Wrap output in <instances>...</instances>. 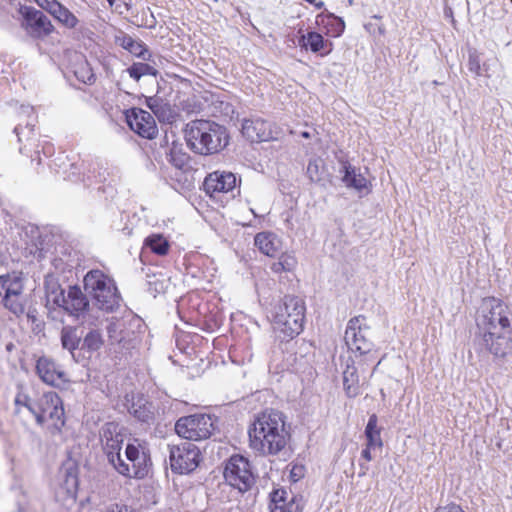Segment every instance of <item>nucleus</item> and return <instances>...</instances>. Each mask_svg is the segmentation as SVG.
<instances>
[{
    "instance_id": "1",
    "label": "nucleus",
    "mask_w": 512,
    "mask_h": 512,
    "mask_svg": "<svg viewBox=\"0 0 512 512\" xmlns=\"http://www.w3.org/2000/svg\"><path fill=\"white\" fill-rule=\"evenodd\" d=\"M479 344L497 358L512 353V310L500 299L486 297L476 313Z\"/></svg>"
},
{
    "instance_id": "2",
    "label": "nucleus",
    "mask_w": 512,
    "mask_h": 512,
    "mask_svg": "<svg viewBox=\"0 0 512 512\" xmlns=\"http://www.w3.org/2000/svg\"><path fill=\"white\" fill-rule=\"evenodd\" d=\"M248 433L250 448L261 455L278 454L289 439L285 416L274 409L257 414Z\"/></svg>"
},
{
    "instance_id": "3",
    "label": "nucleus",
    "mask_w": 512,
    "mask_h": 512,
    "mask_svg": "<svg viewBox=\"0 0 512 512\" xmlns=\"http://www.w3.org/2000/svg\"><path fill=\"white\" fill-rule=\"evenodd\" d=\"M184 132L188 147L201 155L217 153L228 144L226 128L212 121H192Z\"/></svg>"
},
{
    "instance_id": "4",
    "label": "nucleus",
    "mask_w": 512,
    "mask_h": 512,
    "mask_svg": "<svg viewBox=\"0 0 512 512\" xmlns=\"http://www.w3.org/2000/svg\"><path fill=\"white\" fill-rule=\"evenodd\" d=\"M305 305L296 296H285L274 307L273 328L282 340L292 339L303 330Z\"/></svg>"
},
{
    "instance_id": "5",
    "label": "nucleus",
    "mask_w": 512,
    "mask_h": 512,
    "mask_svg": "<svg viewBox=\"0 0 512 512\" xmlns=\"http://www.w3.org/2000/svg\"><path fill=\"white\" fill-rule=\"evenodd\" d=\"M84 286L100 310L112 312L119 306L120 295L115 283L102 271H89L84 277Z\"/></svg>"
},
{
    "instance_id": "6",
    "label": "nucleus",
    "mask_w": 512,
    "mask_h": 512,
    "mask_svg": "<svg viewBox=\"0 0 512 512\" xmlns=\"http://www.w3.org/2000/svg\"><path fill=\"white\" fill-rule=\"evenodd\" d=\"M36 423L47 425L52 434L60 433L65 425V412L63 402L55 392H46L38 397Z\"/></svg>"
},
{
    "instance_id": "7",
    "label": "nucleus",
    "mask_w": 512,
    "mask_h": 512,
    "mask_svg": "<svg viewBox=\"0 0 512 512\" xmlns=\"http://www.w3.org/2000/svg\"><path fill=\"white\" fill-rule=\"evenodd\" d=\"M216 419L208 414H193L179 418L175 424L176 433L186 440L208 439L215 430Z\"/></svg>"
},
{
    "instance_id": "8",
    "label": "nucleus",
    "mask_w": 512,
    "mask_h": 512,
    "mask_svg": "<svg viewBox=\"0 0 512 512\" xmlns=\"http://www.w3.org/2000/svg\"><path fill=\"white\" fill-rule=\"evenodd\" d=\"M23 291L24 284L20 275L16 273L0 275V297H2V304L17 316L25 311Z\"/></svg>"
},
{
    "instance_id": "9",
    "label": "nucleus",
    "mask_w": 512,
    "mask_h": 512,
    "mask_svg": "<svg viewBox=\"0 0 512 512\" xmlns=\"http://www.w3.org/2000/svg\"><path fill=\"white\" fill-rule=\"evenodd\" d=\"M224 478L230 486L241 493L248 491L255 483L251 465L248 459L241 455L230 457L224 469Z\"/></svg>"
},
{
    "instance_id": "10",
    "label": "nucleus",
    "mask_w": 512,
    "mask_h": 512,
    "mask_svg": "<svg viewBox=\"0 0 512 512\" xmlns=\"http://www.w3.org/2000/svg\"><path fill=\"white\" fill-rule=\"evenodd\" d=\"M369 327L365 324V317L362 315L351 318L348 321L344 340L353 353L366 355L371 352L373 343L368 337Z\"/></svg>"
},
{
    "instance_id": "11",
    "label": "nucleus",
    "mask_w": 512,
    "mask_h": 512,
    "mask_svg": "<svg viewBox=\"0 0 512 512\" xmlns=\"http://www.w3.org/2000/svg\"><path fill=\"white\" fill-rule=\"evenodd\" d=\"M169 459L173 472L188 474L198 467L200 462V450L191 442H183L170 447Z\"/></svg>"
},
{
    "instance_id": "12",
    "label": "nucleus",
    "mask_w": 512,
    "mask_h": 512,
    "mask_svg": "<svg viewBox=\"0 0 512 512\" xmlns=\"http://www.w3.org/2000/svg\"><path fill=\"white\" fill-rule=\"evenodd\" d=\"M126 120L135 133L143 138L152 139L157 134L154 117L141 108H132L126 112Z\"/></svg>"
},
{
    "instance_id": "13",
    "label": "nucleus",
    "mask_w": 512,
    "mask_h": 512,
    "mask_svg": "<svg viewBox=\"0 0 512 512\" xmlns=\"http://www.w3.org/2000/svg\"><path fill=\"white\" fill-rule=\"evenodd\" d=\"M100 439L102 450L108 462H113V459L117 458V455L121 453L124 441L118 424L109 422L103 425L100 431Z\"/></svg>"
},
{
    "instance_id": "14",
    "label": "nucleus",
    "mask_w": 512,
    "mask_h": 512,
    "mask_svg": "<svg viewBox=\"0 0 512 512\" xmlns=\"http://www.w3.org/2000/svg\"><path fill=\"white\" fill-rule=\"evenodd\" d=\"M24 28L34 38H43L54 31V26L49 18L41 11L34 8H25Z\"/></svg>"
},
{
    "instance_id": "15",
    "label": "nucleus",
    "mask_w": 512,
    "mask_h": 512,
    "mask_svg": "<svg viewBox=\"0 0 512 512\" xmlns=\"http://www.w3.org/2000/svg\"><path fill=\"white\" fill-rule=\"evenodd\" d=\"M36 374L47 385L59 387L64 384L66 374L53 359L42 356L36 361Z\"/></svg>"
},
{
    "instance_id": "16",
    "label": "nucleus",
    "mask_w": 512,
    "mask_h": 512,
    "mask_svg": "<svg viewBox=\"0 0 512 512\" xmlns=\"http://www.w3.org/2000/svg\"><path fill=\"white\" fill-rule=\"evenodd\" d=\"M270 512H302L301 500L284 488L270 493Z\"/></svg>"
},
{
    "instance_id": "17",
    "label": "nucleus",
    "mask_w": 512,
    "mask_h": 512,
    "mask_svg": "<svg viewBox=\"0 0 512 512\" xmlns=\"http://www.w3.org/2000/svg\"><path fill=\"white\" fill-rule=\"evenodd\" d=\"M203 186L210 196L216 193H227L236 188V177L231 172L215 171L205 178Z\"/></svg>"
},
{
    "instance_id": "18",
    "label": "nucleus",
    "mask_w": 512,
    "mask_h": 512,
    "mask_svg": "<svg viewBox=\"0 0 512 512\" xmlns=\"http://www.w3.org/2000/svg\"><path fill=\"white\" fill-rule=\"evenodd\" d=\"M241 132L251 142H264L273 139L270 123L261 118L245 119Z\"/></svg>"
},
{
    "instance_id": "19",
    "label": "nucleus",
    "mask_w": 512,
    "mask_h": 512,
    "mask_svg": "<svg viewBox=\"0 0 512 512\" xmlns=\"http://www.w3.org/2000/svg\"><path fill=\"white\" fill-rule=\"evenodd\" d=\"M69 315L81 317L89 307V300L78 286H69L63 303L59 306Z\"/></svg>"
},
{
    "instance_id": "20",
    "label": "nucleus",
    "mask_w": 512,
    "mask_h": 512,
    "mask_svg": "<svg viewBox=\"0 0 512 512\" xmlns=\"http://www.w3.org/2000/svg\"><path fill=\"white\" fill-rule=\"evenodd\" d=\"M125 456L135 471V478L142 479L148 474L150 458L140 445L128 444L125 449Z\"/></svg>"
},
{
    "instance_id": "21",
    "label": "nucleus",
    "mask_w": 512,
    "mask_h": 512,
    "mask_svg": "<svg viewBox=\"0 0 512 512\" xmlns=\"http://www.w3.org/2000/svg\"><path fill=\"white\" fill-rule=\"evenodd\" d=\"M340 173L343 174L342 182L347 188L358 192L368 189L369 181L360 173L359 169L348 162H343Z\"/></svg>"
},
{
    "instance_id": "22",
    "label": "nucleus",
    "mask_w": 512,
    "mask_h": 512,
    "mask_svg": "<svg viewBox=\"0 0 512 512\" xmlns=\"http://www.w3.org/2000/svg\"><path fill=\"white\" fill-rule=\"evenodd\" d=\"M254 244L261 253L269 257H275L281 248L280 239L272 232L257 233Z\"/></svg>"
},
{
    "instance_id": "23",
    "label": "nucleus",
    "mask_w": 512,
    "mask_h": 512,
    "mask_svg": "<svg viewBox=\"0 0 512 512\" xmlns=\"http://www.w3.org/2000/svg\"><path fill=\"white\" fill-rule=\"evenodd\" d=\"M299 45L306 49H310L313 53H320L327 55L331 52L332 44L324 40L323 36L317 32H309L306 35H301Z\"/></svg>"
},
{
    "instance_id": "24",
    "label": "nucleus",
    "mask_w": 512,
    "mask_h": 512,
    "mask_svg": "<svg viewBox=\"0 0 512 512\" xmlns=\"http://www.w3.org/2000/svg\"><path fill=\"white\" fill-rule=\"evenodd\" d=\"M115 43L136 57L142 58L143 60L148 59L146 57L148 50L145 44L140 40H135L123 31L115 35Z\"/></svg>"
},
{
    "instance_id": "25",
    "label": "nucleus",
    "mask_w": 512,
    "mask_h": 512,
    "mask_svg": "<svg viewBox=\"0 0 512 512\" xmlns=\"http://www.w3.org/2000/svg\"><path fill=\"white\" fill-rule=\"evenodd\" d=\"M108 338L111 344L126 346L131 340L130 332L126 329V323L122 319L112 318L106 327Z\"/></svg>"
},
{
    "instance_id": "26",
    "label": "nucleus",
    "mask_w": 512,
    "mask_h": 512,
    "mask_svg": "<svg viewBox=\"0 0 512 512\" xmlns=\"http://www.w3.org/2000/svg\"><path fill=\"white\" fill-rule=\"evenodd\" d=\"M61 345L64 349L68 350L73 358H75V351L80 350L82 336L78 333V328L75 326H64L61 330Z\"/></svg>"
},
{
    "instance_id": "27",
    "label": "nucleus",
    "mask_w": 512,
    "mask_h": 512,
    "mask_svg": "<svg viewBox=\"0 0 512 512\" xmlns=\"http://www.w3.org/2000/svg\"><path fill=\"white\" fill-rule=\"evenodd\" d=\"M343 386L349 398L360 394L359 376L353 362L351 364L347 362L346 369L343 371Z\"/></svg>"
},
{
    "instance_id": "28",
    "label": "nucleus",
    "mask_w": 512,
    "mask_h": 512,
    "mask_svg": "<svg viewBox=\"0 0 512 512\" xmlns=\"http://www.w3.org/2000/svg\"><path fill=\"white\" fill-rule=\"evenodd\" d=\"M104 344L102 333L98 329H90L82 338L80 351L92 355L98 352Z\"/></svg>"
},
{
    "instance_id": "29",
    "label": "nucleus",
    "mask_w": 512,
    "mask_h": 512,
    "mask_svg": "<svg viewBox=\"0 0 512 512\" xmlns=\"http://www.w3.org/2000/svg\"><path fill=\"white\" fill-rule=\"evenodd\" d=\"M44 286L47 303H52L59 307L63 303L66 292L62 289L58 280L53 276H48L45 278Z\"/></svg>"
},
{
    "instance_id": "30",
    "label": "nucleus",
    "mask_w": 512,
    "mask_h": 512,
    "mask_svg": "<svg viewBox=\"0 0 512 512\" xmlns=\"http://www.w3.org/2000/svg\"><path fill=\"white\" fill-rule=\"evenodd\" d=\"M48 13L68 29L75 28L79 23L78 18L60 2L54 4Z\"/></svg>"
},
{
    "instance_id": "31",
    "label": "nucleus",
    "mask_w": 512,
    "mask_h": 512,
    "mask_svg": "<svg viewBox=\"0 0 512 512\" xmlns=\"http://www.w3.org/2000/svg\"><path fill=\"white\" fill-rule=\"evenodd\" d=\"M378 418L375 414H372L365 428V436L367 439V444L369 447L379 448L381 449L383 446V442L381 439L380 429L377 426Z\"/></svg>"
},
{
    "instance_id": "32",
    "label": "nucleus",
    "mask_w": 512,
    "mask_h": 512,
    "mask_svg": "<svg viewBox=\"0 0 512 512\" xmlns=\"http://www.w3.org/2000/svg\"><path fill=\"white\" fill-rule=\"evenodd\" d=\"M167 161L177 169H185L189 163V155L185 153L181 145L173 142L169 151L166 153Z\"/></svg>"
},
{
    "instance_id": "33",
    "label": "nucleus",
    "mask_w": 512,
    "mask_h": 512,
    "mask_svg": "<svg viewBox=\"0 0 512 512\" xmlns=\"http://www.w3.org/2000/svg\"><path fill=\"white\" fill-rule=\"evenodd\" d=\"M14 406L16 415L21 413L22 408H25L35 417L38 406V398L33 399L27 394L19 392L15 396Z\"/></svg>"
},
{
    "instance_id": "34",
    "label": "nucleus",
    "mask_w": 512,
    "mask_h": 512,
    "mask_svg": "<svg viewBox=\"0 0 512 512\" xmlns=\"http://www.w3.org/2000/svg\"><path fill=\"white\" fill-rule=\"evenodd\" d=\"M129 76L135 81H139L141 77L146 75L156 76L158 71L151 65L144 62H135L126 69Z\"/></svg>"
},
{
    "instance_id": "35",
    "label": "nucleus",
    "mask_w": 512,
    "mask_h": 512,
    "mask_svg": "<svg viewBox=\"0 0 512 512\" xmlns=\"http://www.w3.org/2000/svg\"><path fill=\"white\" fill-rule=\"evenodd\" d=\"M145 245L158 255H165L168 252L169 244L160 234H155L145 239Z\"/></svg>"
},
{
    "instance_id": "36",
    "label": "nucleus",
    "mask_w": 512,
    "mask_h": 512,
    "mask_svg": "<svg viewBox=\"0 0 512 512\" xmlns=\"http://www.w3.org/2000/svg\"><path fill=\"white\" fill-rule=\"evenodd\" d=\"M128 411L142 422H148L152 418L151 410L146 406V404L142 403V399H139L137 403L133 402L131 406L128 407Z\"/></svg>"
},
{
    "instance_id": "37",
    "label": "nucleus",
    "mask_w": 512,
    "mask_h": 512,
    "mask_svg": "<svg viewBox=\"0 0 512 512\" xmlns=\"http://www.w3.org/2000/svg\"><path fill=\"white\" fill-rule=\"evenodd\" d=\"M327 18V32L332 37H339L342 35V33L345 30V22L342 18L335 16L334 14L330 13L326 16Z\"/></svg>"
},
{
    "instance_id": "38",
    "label": "nucleus",
    "mask_w": 512,
    "mask_h": 512,
    "mask_svg": "<svg viewBox=\"0 0 512 512\" xmlns=\"http://www.w3.org/2000/svg\"><path fill=\"white\" fill-rule=\"evenodd\" d=\"M113 462H109L113 468L122 476L128 477V478H135V471L131 465L130 462H126L122 456L121 453L117 455V458L113 459Z\"/></svg>"
},
{
    "instance_id": "39",
    "label": "nucleus",
    "mask_w": 512,
    "mask_h": 512,
    "mask_svg": "<svg viewBox=\"0 0 512 512\" xmlns=\"http://www.w3.org/2000/svg\"><path fill=\"white\" fill-rule=\"evenodd\" d=\"M77 487H78L77 475L74 472L67 471L65 473V479H64V483H63L61 489H64L66 491L67 497L69 499H71L72 501H74L76 498Z\"/></svg>"
},
{
    "instance_id": "40",
    "label": "nucleus",
    "mask_w": 512,
    "mask_h": 512,
    "mask_svg": "<svg viewBox=\"0 0 512 512\" xmlns=\"http://www.w3.org/2000/svg\"><path fill=\"white\" fill-rule=\"evenodd\" d=\"M323 165L321 159H311L307 166V175L312 182H320L323 175Z\"/></svg>"
},
{
    "instance_id": "41",
    "label": "nucleus",
    "mask_w": 512,
    "mask_h": 512,
    "mask_svg": "<svg viewBox=\"0 0 512 512\" xmlns=\"http://www.w3.org/2000/svg\"><path fill=\"white\" fill-rule=\"evenodd\" d=\"M468 69L476 76L483 75V69L480 64V55L476 49H470L468 53Z\"/></svg>"
},
{
    "instance_id": "42",
    "label": "nucleus",
    "mask_w": 512,
    "mask_h": 512,
    "mask_svg": "<svg viewBox=\"0 0 512 512\" xmlns=\"http://www.w3.org/2000/svg\"><path fill=\"white\" fill-rule=\"evenodd\" d=\"M160 122L171 123L174 120L175 112L170 106V104L166 102H162L158 107L157 111L154 114Z\"/></svg>"
},
{
    "instance_id": "43",
    "label": "nucleus",
    "mask_w": 512,
    "mask_h": 512,
    "mask_svg": "<svg viewBox=\"0 0 512 512\" xmlns=\"http://www.w3.org/2000/svg\"><path fill=\"white\" fill-rule=\"evenodd\" d=\"M74 73L76 78L85 84H92L95 81V76L86 62L81 64Z\"/></svg>"
},
{
    "instance_id": "44",
    "label": "nucleus",
    "mask_w": 512,
    "mask_h": 512,
    "mask_svg": "<svg viewBox=\"0 0 512 512\" xmlns=\"http://www.w3.org/2000/svg\"><path fill=\"white\" fill-rule=\"evenodd\" d=\"M279 259L282 262V268H284L285 271H292L297 265V259L293 254L283 253Z\"/></svg>"
},
{
    "instance_id": "45",
    "label": "nucleus",
    "mask_w": 512,
    "mask_h": 512,
    "mask_svg": "<svg viewBox=\"0 0 512 512\" xmlns=\"http://www.w3.org/2000/svg\"><path fill=\"white\" fill-rule=\"evenodd\" d=\"M163 101L164 100L162 98L157 96L146 97L145 99L146 106L153 112V114H155V111H157Z\"/></svg>"
},
{
    "instance_id": "46",
    "label": "nucleus",
    "mask_w": 512,
    "mask_h": 512,
    "mask_svg": "<svg viewBox=\"0 0 512 512\" xmlns=\"http://www.w3.org/2000/svg\"><path fill=\"white\" fill-rule=\"evenodd\" d=\"M38 6H40L42 9L46 10L47 12L51 11L52 6L56 4L57 0H34Z\"/></svg>"
},
{
    "instance_id": "47",
    "label": "nucleus",
    "mask_w": 512,
    "mask_h": 512,
    "mask_svg": "<svg viewBox=\"0 0 512 512\" xmlns=\"http://www.w3.org/2000/svg\"><path fill=\"white\" fill-rule=\"evenodd\" d=\"M105 512H131L127 506H119L117 504L109 506Z\"/></svg>"
},
{
    "instance_id": "48",
    "label": "nucleus",
    "mask_w": 512,
    "mask_h": 512,
    "mask_svg": "<svg viewBox=\"0 0 512 512\" xmlns=\"http://www.w3.org/2000/svg\"><path fill=\"white\" fill-rule=\"evenodd\" d=\"M371 449H375V448L374 447H369L368 445H366L365 449H363L362 452H361V457L366 462H369V461L372 460Z\"/></svg>"
},
{
    "instance_id": "49",
    "label": "nucleus",
    "mask_w": 512,
    "mask_h": 512,
    "mask_svg": "<svg viewBox=\"0 0 512 512\" xmlns=\"http://www.w3.org/2000/svg\"><path fill=\"white\" fill-rule=\"evenodd\" d=\"M271 270L275 273H281L285 271V269L282 268V262L280 261V259L271 265Z\"/></svg>"
},
{
    "instance_id": "50",
    "label": "nucleus",
    "mask_w": 512,
    "mask_h": 512,
    "mask_svg": "<svg viewBox=\"0 0 512 512\" xmlns=\"http://www.w3.org/2000/svg\"><path fill=\"white\" fill-rule=\"evenodd\" d=\"M369 466L366 463H360L359 477H363L367 474Z\"/></svg>"
},
{
    "instance_id": "51",
    "label": "nucleus",
    "mask_w": 512,
    "mask_h": 512,
    "mask_svg": "<svg viewBox=\"0 0 512 512\" xmlns=\"http://www.w3.org/2000/svg\"><path fill=\"white\" fill-rule=\"evenodd\" d=\"M315 134H316L315 130H313L312 132H310V131H303V132L300 133V136L303 137V138L309 139V138L314 137Z\"/></svg>"
},
{
    "instance_id": "52",
    "label": "nucleus",
    "mask_w": 512,
    "mask_h": 512,
    "mask_svg": "<svg viewBox=\"0 0 512 512\" xmlns=\"http://www.w3.org/2000/svg\"><path fill=\"white\" fill-rule=\"evenodd\" d=\"M14 132H15V133L17 134V136H18V140H19V141H21V134L23 133V132H22V128H21L20 126H17V127H15Z\"/></svg>"
},
{
    "instance_id": "53",
    "label": "nucleus",
    "mask_w": 512,
    "mask_h": 512,
    "mask_svg": "<svg viewBox=\"0 0 512 512\" xmlns=\"http://www.w3.org/2000/svg\"><path fill=\"white\" fill-rule=\"evenodd\" d=\"M25 129L28 130V133L30 134L32 132V126L30 124H27V126L25 127Z\"/></svg>"
},
{
    "instance_id": "54",
    "label": "nucleus",
    "mask_w": 512,
    "mask_h": 512,
    "mask_svg": "<svg viewBox=\"0 0 512 512\" xmlns=\"http://www.w3.org/2000/svg\"><path fill=\"white\" fill-rule=\"evenodd\" d=\"M378 30H379L380 34H384V32H385V29L381 26L378 28Z\"/></svg>"
},
{
    "instance_id": "55",
    "label": "nucleus",
    "mask_w": 512,
    "mask_h": 512,
    "mask_svg": "<svg viewBox=\"0 0 512 512\" xmlns=\"http://www.w3.org/2000/svg\"><path fill=\"white\" fill-rule=\"evenodd\" d=\"M116 0H107V2L109 3V5L112 7L114 5Z\"/></svg>"
},
{
    "instance_id": "56",
    "label": "nucleus",
    "mask_w": 512,
    "mask_h": 512,
    "mask_svg": "<svg viewBox=\"0 0 512 512\" xmlns=\"http://www.w3.org/2000/svg\"><path fill=\"white\" fill-rule=\"evenodd\" d=\"M32 110H33V109H32L31 107H26V108H25V111H27V112H28V111H32Z\"/></svg>"
}]
</instances>
